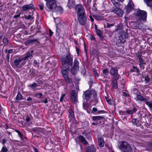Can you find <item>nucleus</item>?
<instances>
[{
  "instance_id": "nucleus-1",
  "label": "nucleus",
  "mask_w": 152,
  "mask_h": 152,
  "mask_svg": "<svg viewBox=\"0 0 152 152\" xmlns=\"http://www.w3.org/2000/svg\"><path fill=\"white\" fill-rule=\"evenodd\" d=\"M75 11L77 13V19L80 24L82 26L86 25L87 18L85 9L81 4L76 5L74 7Z\"/></svg>"
},
{
  "instance_id": "nucleus-2",
  "label": "nucleus",
  "mask_w": 152,
  "mask_h": 152,
  "mask_svg": "<svg viewBox=\"0 0 152 152\" xmlns=\"http://www.w3.org/2000/svg\"><path fill=\"white\" fill-rule=\"evenodd\" d=\"M72 56L71 53H68L61 58L60 60L63 68H70V67L72 66L73 63Z\"/></svg>"
},
{
  "instance_id": "nucleus-3",
  "label": "nucleus",
  "mask_w": 152,
  "mask_h": 152,
  "mask_svg": "<svg viewBox=\"0 0 152 152\" xmlns=\"http://www.w3.org/2000/svg\"><path fill=\"white\" fill-rule=\"evenodd\" d=\"M118 147L121 152H132V149L130 144L126 141L119 142Z\"/></svg>"
},
{
  "instance_id": "nucleus-4",
  "label": "nucleus",
  "mask_w": 152,
  "mask_h": 152,
  "mask_svg": "<svg viewBox=\"0 0 152 152\" xmlns=\"http://www.w3.org/2000/svg\"><path fill=\"white\" fill-rule=\"evenodd\" d=\"M46 1L45 9L48 12H52L54 10L56 7V0H48Z\"/></svg>"
},
{
  "instance_id": "nucleus-5",
  "label": "nucleus",
  "mask_w": 152,
  "mask_h": 152,
  "mask_svg": "<svg viewBox=\"0 0 152 152\" xmlns=\"http://www.w3.org/2000/svg\"><path fill=\"white\" fill-rule=\"evenodd\" d=\"M136 15L138 17L139 20L140 21L146 20L147 13L145 11L140 10H138L136 12Z\"/></svg>"
},
{
  "instance_id": "nucleus-6",
  "label": "nucleus",
  "mask_w": 152,
  "mask_h": 152,
  "mask_svg": "<svg viewBox=\"0 0 152 152\" xmlns=\"http://www.w3.org/2000/svg\"><path fill=\"white\" fill-rule=\"evenodd\" d=\"M128 36V34L126 33L123 32L120 33V36L119 38L116 42L118 44H122L125 42V39Z\"/></svg>"
},
{
  "instance_id": "nucleus-7",
  "label": "nucleus",
  "mask_w": 152,
  "mask_h": 152,
  "mask_svg": "<svg viewBox=\"0 0 152 152\" xmlns=\"http://www.w3.org/2000/svg\"><path fill=\"white\" fill-rule=\"evenodd\" d=\"M137 110V109L135 106H134L132 110H128L126 111H121L120 113L122 115H125L127 117L131 115V117L133 116L132 114L134 113H136Z\"/></svg>"
},
{
  "instance_id": "nucleus-8",
  "label": "nucleus",
  "mask_w": 152,
  "mask_h": 152,
  "mask_svg": "<svg viewBox=\"0 0 152 152\" xmlns=\"http://www.w3.org/2000/svg\"><path fill=\"white\" fill-rule=\"evenodd\" d=\"M110 71V75L113 76L115 80H118L120 75L118 74V69L117 68L111 67Z\"/></svg>"
},
{
  "instance_id": "nucleus-9",
  "label": "nucleus",
  "mask_w": 152,
  "mask_h": 152,
  "mask_svg": "<svg viewBox=\"0 0 152 152\" xmlns=\"http://www.w3.org/2000/svg\"><path fill=\"white\" fill-rule=\"evenodd\" d=\"M77 93L76 92L75 90H73L71 93L70 96V99L72 101L73 104H77L78 101Z\"/></svg>"
},
{
  "instance_id": "nucleus-10",
  "label": "nucleus",
  "mask_w": 152,
  "mask_h": 152,
  "mask_svg": "<svg viewBox=\"0 0 152 152\" xmlns=\"http://www.w3.org/2000/svg\"><path fill=\"white\" fill-rule=\"evenodd\" d=\"M111 11L115 13L119 17H121L124 14V12L123 10L119 8L114 7L112 8Z\"/></svg>"
},
{
  "instance_id": "nucleus-11",
  "label": "nucleus",
  "mask_w": 152,
  "mask_h": 152,
  "mask_svg": "<svg viewBox=\"0 0 152 152\" xmlns=\"http://www.w3.org/2000/svg\"><path fill=\"white\" fill-rule=\"evenodd\" d=\"M91 95V91L88 89L85 91H83V98L86 101H88L90 99Z\"/></svg>"
},
{
  "instance_id": "nucleus-12",
  "label": "nucleus",
  "mask_w": 152,
  "mask_h": 152,
  "mask_svg": "<svg viewBox=\"0 0 152 152\" xmlns=\"http://www.w3.org/2000/svg\"><path fill=\"white\" fill-rule=\"evenodd\" d=\"M26 72L28 73L29 75L31 77H35L37 75V73H36V70L34 69L30 68H28L26 69Z\"/></svg>"
},
{
  "instance_id": "nucleus-13",
  "label": "nucleus",
  "mask_w": 152,
  "mask_h": 152,
  "mask_svg": "<svg viewBox=\"0 0 152 152\" xmlns=\"http://www.w3.org/2000/svg\"><path fill=\"white\" fill-rule=\"evenodd\" d=\"M78 139L79 143L86 145H87L88 142L83 136L82 135H79L78 137Z\"/></svg>"
},
{
  "instance_id": "nucleus-14",
  "label": "nucleus",
  "mask_w": 152,
  "mask_h": 152,
  "mask_svg": "<svg viewBox=\"0 0 152 152\" xmlns=\"http://www.w3.org/2000/svg\"><path fill=\"white\" fill-rule=\"evenodd\" d=\"M34 52L33 50L28 51L26 53V56L23 58L24 61L26 60L28 58L31 59L33 58L32 53Z\"/></svg>"
},
{
  "instance_id": "nucleus-15",
  "label": "nucleus",
  "mask_w": 152,
  "mask_h": 152,
  "mask_svg": "<svg viewBox=\"0 0 152 152\" xmlns=\"http://www.w3.org/2000/svg\"><path fill=\"white\" fill-rule=\"evenodd\" d=\"M96 151V147L94 145H91L88 146L86 148V152H95Z\"/></svg>"
},
{
  "instance_id": "nucleus-16",
  "label": "nucleus",
  "mask_w": 152,
  "mask_h": 152,
  "mask_svg": "<svg viewBox=\"0 0 152 152\" xmlns=\"http://www.w3.org/2000/svg\"><path fill=\"white\" fill-rule=\"evenodd\" d=\"M98 145L100 147H103L104 146V142L103 138L102 137H99L98 138Z\"/></svg>"
},
{
  "instance_id": "nucleus-17",
  "label": "nucleus",
  "mask_w": 152,
  "mask_h": 152,
  "mask_svg": "<svg viewBox=\"0 0 152 152\" xmlns=\"http://www.w3.org/2000/svg\"><path fill=\"white\" fill-rule=\"evenodd\" d=\"M134 5L132 2H129L127 4L126 8V10L127 12H129L134 9Z\"/></svg>"
},
{
  "instance_id": "nucleus-18",
  "label": "nucleus",
  "mask_w": 152,
  "mask_h": 152,
  "mask_svg": "<svg viewBox=\"0 0 152 152\" xmlns=\"http://www.w3.org/2000/svg\"><path fill=\"white\" fill-rule=\"evenodd\" d=\"M23 61H24L23 58H16L15 59L14 62V65L16 67H18V66L20 62H22Z\"/></svg>"
},
{
  "instance_id": "nucleus-19",
  "label": "nucleus",
  "mask_w": 152,
  "mask_h": 152,
  "mask_svg": "<svg viewBox=\"0 0 152 152\" xmlns=\"http://www.w3.org/2000/svg\"><path fill=\"white\" fill-rule=\"evenodd\" d=\"M36 42H38L37 39H28L25 42V45L26 46H28L30 44L33 45V43Z\"/></svg>"
},
{
  "instance_id": "nucleus-20",
  "label": "nucleus",
  "mask_w": 152,
  "mask_h": 152,
  "mask_svg": "<svg viewBox=\"0 0 152 152\" xmlns=\"http://www.w3.org/2000/svg\"><path fill=\"white\" fill-rule=\"evenodd\" d=\"M104 117L103 116H93L92 119L94 121L97 122H98L99 121V123H101V121H100Z\"/></svg>"
},
{
  "instance_id": "nucleus-21",
  "label": "nucleus",
  "mask_w": 152,
  "mask_h": 152,
  "mask_svg": "<svg viewBox=\"0 0 152 152\" xmlns=\"http://www.w3.org/2000/svg\"><path fill=\"white\" fill-rule=\"evenodd\" d=\"M137 100H139L141 101L145 102H145H147L146 99L143 96L141 95L137 94Z\"/></svg>"
},
{
  "instance_id": "nucleus-22",
  "label": "nucleus",
  "mask_w": 152,
  "mask_h": 152,
  "mask_svg": "<svg viewBox=\"0 0 152 152\" xmlns=\"http://www.w3.org/2000/svg\"><path fill=\"white\" fill-rule=\"evenodd\" d=\"M79 69V68L77 67H74L73 66L71 67V72L72 75H76L77 73V71Z\"/></svg>"
},
{
  "instance_id": "nucleus-23",
  "label": "nucleus",
  "mask_w": 152,
  "mask_h": 152,
  "mask_svg": "<svg viewBox=\"0 0 152 152\" xmlns=\"http://www.w3.org/2000/svg\"><path fill=\"white\" fill-rule=\"evenodd\" d=\"M23 17L26 20H31L32 23L34 21V17L30 15H24Z\"/></svg>"
},
{
  "instance_id": "nucleus-24",
  "label": "nucleus",
  "mask_w": 152,
  "mask_h": 152,
  "mask_svg": "<svg viewBox=\"0 0 152 152\" xmlns=\"http://www.w3.org/2000/svg\"><path fill=\"white\" fill-rule=\"evenodd\" d=\"M65 69H61V72L62 74L63 75V76L64 77H65L66 76H67L68 75V70H69V68L67 69L66 68H65Z\"/></svg>"
},
{
  "instance_id": "nucleus-25",
  "label": "nucleus",
  "mask_w": 152,
  "mask_h": 152,
  "mask_svg": "<svg viewBox=\"0 0 152 152\" xmlns=\"http://www.w3.org/2000/svg\"><path fill=\"white\" fill-rule=\"evenodd\" d=\"M89 107V105L87 101H84L83 103V107L84 110H86L87 113H88V109Z\"/></svg>"
},
{
  "instance_id": "nucleus-26",
  "label": "nucleus",
  "mask_w": 152,
  "mask_h": 152,
  "mask_svg": "<svg viewBox=\"0 0 152 152\" xmlns=\"http://www.w3.org/2000/svg\"><path fill=\"white\" fill-rule=\"evenodd\" d=\"M69 118L71 117L72 118H75L74 112L72 109H69Z\"/></svg>"
},
{
  "instance_id": "nucleus-27",
  "label": "nucleus",
  "mask_w": 152,
  "mask_h": 152,
  "mask_svg": "<svg viewBox=\"0 0 152 152\" xmlns=\"http://www.w3.org/2000/svg\"><path fill=\"white\" fill-rule=\"evenodd\" d=\"M79 62L77 60V58H75L74 59L73 65L72 66H73L74 67H76L79 68Z\"/></svg>"
},
{
  "instance_id": "nucleus-28",
  "label": "nucleus",
  "mask_w": 152,
  "mask_h": 152,
  "mask_svg": "<svg viewBox=\"0 0 152 152\" xmlns=\"http://www.w3.org/2000/svg\"><path fill=\"white\" fill-rule=\"evenodd\" d=\"M139 60V64H143L146 63L143 60V58L142 57L141 54H139L137 56Z\"/></svg>"
},
{
  "instance_id": "nucleus-29",
  "label": "nucleus",
  "mask_w": 152,
  "mask_h": 152,
  "mask_svg": "<svg viewBox=\"0 0 152 152\" xmlns=\"http://www.w3.org/2000/svg\"><path fill=\"white\" fill-rule=\"evenodd\" d=\"M129 71L130 72H135L137 73H139L140 72L139 69L134 66H133L132 68L130 69Z\"/></svg>"
},
{
  "instance_id": "nucleus-30",
  "label": "nucleus",
  "mask_w": 152,
  "mask_h": 152,
  "mask_svg": "<svg viewBox=\"0 0 152 152\" xmlns=\"http://www.w3.org/2000/svg\"><path fill=\"white\" fill-rule=\"evenodd\" d=\"M15 132L18 134V135L19 136L20 138V139L22 141H23L24 139L23 137V134L22 133H21L20 131L17 129H15Z\"/></svg>"
},
{
  "instance_id": "nucleus-31",
  "label": "nucleus",
  "mask_w": 152,
  "mask_h": 152,
  "mask_svg": "<svg viewBox=\"0 0 152 152\" xmlns=\"http://www.w3.org/2000/svg\"><path fill=\"white\" fill-rule=\"evenodd\" d=\"M94 18L97 20H104V18L101 15H94L93 16Z\"/></svg>"
},
{
  "instance_id": "nucleus-32",
  "label": "nucleus",
  "mask_w": 152,
  "mask_h": 152,
  "mask_svg": "<svg viewBox=\"0 0 152 152\" xmlns=\"http://www.w3.org/2000/svg\"><path fill=\"white\" fill-rule=\"evenodd\" d=\"M75 0H68V6L69 7H73L75 5Z\"/></svg>"
},
{
  "instance_id": "nucleus-33",
  "label": "nucleus",
  "mask_w": 152,
  "mask_h": 152,
  "mask_svg": "<svg viewBox=\"0 0 152 152\" xmlns=\"http://www.w3.org/2000/svg\"><path fill=\"white\" fill-rule=\"evenodd\" d=\"M23 98L22 94H20V92H18L17 95L16 97V100H21Z\"/></svg>"
},
{
  "instance_id": "nucleus-34",
  "label": "nucleus",
  "mask_w": 152,
  "mask_h": 152,
  "mask_svg": "<svg viewBox=\"0 0 152 152\" xmlns=\"http://www.w3.org/2000/svg\"><path fill=\"white\" fill-rule=\"evenodd\" d=\"M65 81L69 84H71L72 83V80L69 77L68 75L64 77Z\"/></svg>"
},
{
  "instance_id": "nucleus-35",
  "label": "nucleus",
  "mask_w": 152,
  "mask_h": 152,
  "mask_svg": "<svg viewBox=\"0 0 152 152\" xmlns=\"http://www.w3.org/2000/svg\"><path fill=\"white\" fill-rule=\"evenodd\" d=\"M115 82L114 80L112 81V87L113 88L115 89H117L118 88V83H117V80H115Z\"/></svg>"
},
{
  "instance_id": "nucleus-36",
  "label": "nucleus",
  "mask_w": 152,
  "mask_h": 152,
  "mask_svg": "<svg viewBox=\"0 0 152 152\" xmlns=\"http://www.w3.org/2000/svg\"><path fill=\"white\" fill-rule=\"evenodd\" d=\"M55 10H56V11L57 12H59L60 13H61L63 12V9L62 7L60 6H57L55 8Z\"/></svg>"
},
{
  "instance_id": "nucleus-37",
  "label": "nucleus",
  "mask_w": 152,
  "mask_h": 152,
  "mask_svg": "<svg viewBox=\"0 0 152 152\" xmlns=\"http://www.w3.org/2000/svg\"><path fill=\"white\" fill-rule=\"evenodd\" d=\"M21 14V13L20 10H18L17 11L16 14L13 16V18L15 19H16L19 18Z\"/></svg>"
},
{
  "instance_id": "nucleus-38",
  "label": "nucleus",
  "mask_w": 152,
  "mask_h": 152,
  "mask_svg": "<svg viewBox=\"0 0 152 152\" xmlns=\"http://www.w3.org/2000/svg\"><path fill=\"white\" fill-rule=\"evenodd\" d=\"M38 86V85L36 83L34 82L33 84L28 86V87L31 89H35L36 87Z\"/></svg>"
},
{
  "instance_id": "nucleus-39",
  "label": "nucleus",
  "mask_w": 152,
  "mask_h": 152,
  "mask_svg": "<svg viewBox=\"0 0 152 152\" xmlns=\"http://www.w3.org/2000/svg\"><path fill=\"white\" fill-rule=\"evenodd\" d=\"M97 35L100 37H101L103 36V34L102 32L100 30H99L96 31Z\"/></svg>"
},
{
  "instance_id": "nucleus-40",
  "label": "nucleus",
  "mask_w": 152,
  "mask_h": 152,
  "mask_svg": "<svg viewBox=\"0 0 152 152\" xmlns=\"http://www.w3.org/2000/svg\"><path fill=\"white\" fill-rule=\"evenodd\" d=\"M61 29L56 28V36H59L61 32Z\"/></svg>"
},
{
  "instance_id": "nucleus-41",
  "label": "nucleus",
  "mask_w": 152,
  "mask_h": 152,
  "mask_svg": "<svg viewBox=\"0 0 152 152\" xmlns=\"http://www.w3.org/2000/svg\"><path fill=\"white\" fill-rule=\"evenodd\" d=\"M4 46H7L8 44V40L7 38H4L3 39Z\"/></svg>"
},
{
  "instance_id": "nucleus-42",
  "label": "nucleus",
  "mask_w": 152,
  "mask_h": 152,
  "mask_svg": "<svg viewBox=\"0 0 152 152\" xmlns=\"http://www.w3.org/2000/svg\"><path fill=\"white\" fill-rule=\"evenodd\" d=\"M123 28V26L120 23L119 24H118L116 26V28L115 29V30L116 31L121 30Z\"/></svg>"
},
{
  "instance_id": "nucleus-43",
  "label": "nucleus",
  "mask_w": 152,
  "mask_h": 152,
  "mask_svg": "<svg viewBox=\"0 0 152 152\" xmlns=\"http://www.w3.org/2000/svg\"><path fill=\"white\" fill-rule=\"evenodd\" d=\"M145 82L146 83H148L150 81V79L148 75L145 76Z\"/></svg>"
},
{
  "instance_id": "nucleus-44",
  "label": "nucleus",
  "mask_w": 152,
  "mask_h": 152,
  "mask_svg": "<svg viewBox=\"0 0 152 152\" xmlns=\"http://www.w3.org/2000/svg\"><path fill=\"white\" fill-rule=\"evenodd\" d=\"M43 94L42 93H36L34 95L35 97H37V98L40 99L42 97Z\"/></svg>"
},
{
  "instance_id": "nucleus-45",
  "label": "nucleus",
  "mask_w": 152,
  "mask_h": 152,
  "mask_svg": "<svg viewBox=\"0 0 152 152\" xmlns=\"http://www.w3.org/2000/svg\"><path fill=\"white\" fill-rule=\"evenodd\" d=\"M109 72L107 68H105L102 71V73L103 75H107L109 74Z\"/></svg>"
},
{
  "instance_id": "nucleus-46",
  "label": "nucleus",
  "mask_w": 152,
  "mask_h": 152,
  "mask_svg": "<svg viewBox=\"0 0 152 152\" xmlns=\"http://www.w3.org/2000/svg\"><path fill=\"white\" fill-rule=\"evenodd\" d=\"M28 9H34V7L33 4L31 3L28 4H26Z\"/></svg>"
},
{
  "instance_id": "nucleus-47",
  "label": "nucleus",
  "mask_w": 152,
  "mask_h": 152,
  "mask_svg": "<svg viewBox=\"0 0 152 152\" xmlns=\"http://www.w3.org/2000/svg\"><path fill=\"white\" fill-rule=\"evenodd\" d=\"M92 72L95 77H99V75L98 74L96 69H92Z\"/></svg>"
},
{
  "instance_id": "nucleus-48",
  "label": "nucleus",
  "mask_w": 152,
  "mask_h": 152,
  "mask_svg": "<svg viewBox=\"0 0 152 152\" xmlns=\"http://www.w3.org/2000/svg\"><path fill=\"white\" fill-rule=\"evenodd\" d=\"M33 64L34 67H39V63L37 62L36 60H34Z\"/></svg>"
},
{
  "instance_id": "nucleus-49",
  "label": "nucleus",
  "mask_w": 152,
  "mask_h": 152,
  "mask_svg": "<svg viewBox=\"0 0 152 152\" xmlns=\"http://www.w3.org/2000/svg\"><path fill=\"white\" fill-rule=\"evenodd\" d=\"M38 5L40 10H43L44 8V5L43 3L39 2L38 3Z\"/></svg>"
},
{
  "instance_id": "nucleus-50",
  "label": "nucleus",
  "mask_w": 152,
  "mask_h": 152,
  "mask_svg": "<svg viewBox=\"0 0 152 152\" xmlns=\"http://www.w3.org/2000/svg\"><path fill=\"white\" fill-rule=\"evenodd\" d=\"M147 5L148 7L151 6L152 5V0H146Z\"/></svg>"
},
{
  "instance_id": "nucleus-51",
  "label": "nucleus",
  "mask_w": 152,
  "mask_h": 152,
  "mask_svg": "<svg viewBox=\"0 0 152 152\" xmlns=\"http://www.w3.org/2000/svg\"><path fill=\"white\" fill-rule=\"evenodd\" d=\"M63 25L61 23H58L56 24V28L61 29L63 28Z\"/></svg>"
},
{
  "instance_id": "nucleus-52",
  "label": "nucleus",
  "mask_w": 152,
  "mask_h": 152,
  "mask_svg": "<svg viewBox=\"0 0 152 152\" xmlns=\"http://www.w3.org/2000/svg\"><path fill=\"white\" fill-rule=\"evenodd\" d=\"M122 95L125 97L127 98L128 99H129V98L130 97V95L125 92H123Z\"/></svg>"
},
{
  "instance_id": "nucleus-53",
  "label": "nucleus",
  "mask_w": 152,
  "mask_h": 152,
  "mask_svg": "<svg viewBox=\"0 0 152 152\" xmlns=\"http://www.w3.org/2000/svg\"><path fill=\"white\" fill-rule=\"evenodd\" d=\"M8 151V149L6 146H3L1 150L2 152H7Z\"/></svg>"
},
{
  "instance_id": "nucleus-54",
  "label": "nucleus",
  "mask_w": 152,
  "mask_h": 152,
  "mask_svg": "<svg viewBox=\"0 0 152 152\" xmlns=\"http://www.w3.org/2000/svg\"><path fill=\"white\" fill-rule=\"evenodd\" d=\"M107 102L110 105H112L114 103V101L113 100H111L110 99H108L107 100Z\"/></svg>"
},
{
  "instance_id": "nucleus-55",
  "label": "nucleus",
  "mask_w": 152,
  "mask_h": 152,
  "mask_svg": "<svg viewBox=\"0 0 152 152\" xmlns=\"http://www.w3.org/2000/svg\"><path fill=\"white\" fill-rule=\"evenodd\" d=\"M29 9L26 5H25L22 7V10L23 11H27Z\"/></svg>"
},
{
  "instance_id": "nucleus-56",
  "label": "nucleus",
  "mask_w": 152,
  "mask_h": 152,
  "mask_svg": "<svg viewBox=\"0 0 152 152\" xmlns=\"http://www.w3.org/2000/svg\"><path fill=\"white\" fill-rule=\"evenodd\" d=\"M13 50V49H9L8 51H7V50H5L4 52L6 53H7V54H10V53H11L12 52Z\"/></svg>"
},
{
  "instance_id": "nucleus-57",
  "label": "nucleus",
  "mask_w": 152,
  "mask_h": 152,
  "mask_svg": "<svg viewBox=\"0 0 152 152\" xmlns=\"http://www.w3.org/2000/svg\"><path fill=\"white\" fill-rule=\"evenodd\" d=\"M137 118H133L132 119V122L133 125L136 126V122H137Z\"/></svg>"
},
{
  "instance_id": "nucleus-58",
  "label": "nucleus",
  "mask_w": 152,
  "mask_h": 152,
  "mask_svg": "<svg viewBox=\"0 0 152 152\" xmlns=\"http://www.w3.org/2000/svg\"><path fill=\"white\" fill-rule=\"evenodd\" d=\"M114 26V24L113 23L110 24L108 23H106V26L105 27H106L107 28H109L110 27L113 26Z\"/></svg>"
},
{
  "instance_id": "nucleus-59",
  "label": "nucleus",
  "mask_w": 152,
  "mask_h": 152,
  "mask_svg": "<svg viewBox=\"0 0 152 152\" xmlns=\"http://www.w3.org/2000/svg\"><path fill=\"white\" fill-rule=\"evenodd\" d=\"M146 65V63H144L143 64H139L140 67L141 69L143 70L145 69L144 66Z\"/></svg>"
},
{
  "instance_id": "nucleus-60",
  "label": "nucleus",
  "mask_w": 152,
  "mask_h": 152,
  "mask_svg": "<svg viewBox=\"0 0 152 152\" xmlns=\"http://www.w3.org/2000/svg\"><path fill=\"white\" fill-rule=\"evenodd\" d=\"M76 50L77 56H79L80 55V53L81 50L77 47H76Z\"/></svg>"
},
{
  "instance_id": "nucleus-61",
  "label": "nucleus",
  "mask_w": 152,
  "mask_h": 152,
  "mask_svg": "<svg viewBox=\"0 0 152 152\" xmlns=\"http://www.w3.org/2000/svg\"><path fill=\"white\" fill-rule=\"evenodd\" d=\"M65 95L66 94H63L61 95L60 99V101L61 102H62L64 97L65 96Z\"/></svg>"
},
{
  "instance_id": "nucleus-62",
  "label": "nucleus",
  "mask_w": 152,
  "mask_h": 152,
  "mask_svg": "<svg viewBox=\"0 0 152 152\" xmlns=\"http://www.w3.org/2000/svg\"><path fill=\"white\" fill-rule=\"evenodd\" d=\"M93 96L95 99H96L97 97V93L95 91H94L93 93Z\"/></svg>"
},
{
  "instance_id": "nucleus-63",
  "label": "nucleus",
  "mask_w": 152,
  "mask_h": 152,
  "mask_svg": "<svg viewBox=\"0 0 152 152\" xmlns=\"http://www.w3.org/2000/svg\"><path fill=\"white\" fill-rule=\"evenodd\" d=\"M147 145L148 147H152V140L148 142Z\"/></svg>"
},
{
  "instance_id": "nucleus-64",
  "label": "nucleus",
  "mask_w": 152,
  "mask_h": 152,
  "mask_svg": "<svg viewBox=\"0 0 152 152\" xmlns=\"http://www.w3.org/2000/svg\"><path fill=\"white\" fill-rule=\"evenodd\" d=\"M85 6H86V8L88 9V10H90L91 8L90 7V4H85Z\"/></svg>"
}]
</instances>
